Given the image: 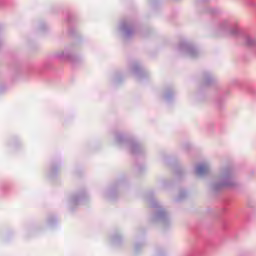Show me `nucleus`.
<instances>
[{
	"label": "nucleus",
	"mask_w": 256,
	"mask_h": 256,
	"mask_svg": "<svg viewBox=\"0 0 256 256\" xmlns=\"http://www.w3.org/2000/svg\"><path fill=\"white\" fill-rule=\"evenodd\" d=\"M207 171H208V168L205 165H200L197 168L198 175H203L204 173H207Z\"/></svg>",
	"instance_id": "obj_1"
}]
</instances>
